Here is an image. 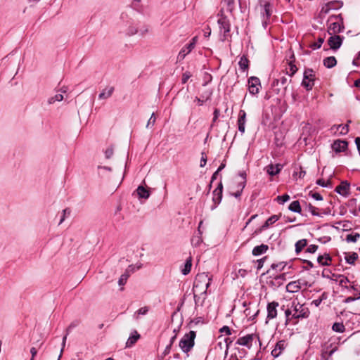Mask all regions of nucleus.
Instances as JSON below:
<instances>
[{
  "instance_id": "f257e3e1",
  "label": "nucleus",
  "mask_w": 360,
  "mask_h": 360,
  "mask_svg": "<svg viewBox=\"0 0 360 360\" xmlns=\"http://www.w3.org/2000/svg\"><path fill=\"white\" fill-rule=\"evenodd\" d=\"M195 337L196 333L193 330H191L183 336L179 344V346L183 352L188 353L193 349L195 345Z\"/></svg>"
},
{
  "instance_id": "f03ea898",
  "label": "nucleus",
  "mask_w": 360,
  "mask_h": 360,
  "mask_svg": "<svg viewBox=\"0 0 360 360\" xmlns=\"http://www.w3.org/2000/svg\"><path fill=\"white\" fill-rule=\"evenodd\" d=\"M315 74L312 69L306 68L303 74L302 85L307 90L312 89L314 85Z\"/></svg>"
},
{
  "instance_id": "7ed1b4c3",
  "label": "nucleus",
  "mask_w": 360,
  "mask_h": 360,
  "mask_svg": "<svg viewBox=\"0 0 360 360\" xmlns=\"http://www.w3.org/2000/svg\"><path fill=\"white\" fill-rule=\"evenodd\" d=\"M292 307L294 309L291 319H304L309 316V309L304 307L303 304H301L299 302L295 303V302H293Z\"/></svg>"
},
{
  "instance_id": "20e7f679",
  "label": "nucleus",
  "mask_w": 360,
  "mask_h": 360,
  "mask_svg": "<svg viewBox=\"0 0 360 360\" xmlns=\"http://www.w3.org/2000/svg\"><path fill=\"white\" fill-rule=\"evenodd\" d=\"M223 184L221 181L218 184L217 187L212 192V201L214 205L212 206L211 210H214L218 205L220 204L222 199Z\"/></svg>"
},
{
  "instance_id": "39448f33",
  "label": "nucleus",
  "mask_w": 360,
  "mask_h": 360,
  "mask_svg": "<svg viewBox=\"0 0 360 360\" xmlns=\"http://www.w3.org/2000/svg\"><path fill=\"white\" fill-rule=\"evenodd\" d=\"M217 22L219 27L220 32L223 34V39L221 40L224 41L226 40V37L230 32L229 20L226 17L223 16L218 20Z\"/></svg>"
},
{
  "instance_id": "423d86ee",
  "label": "nucleus",
  "mask_w": 360,
  "mask_h": 360,
  "mask_svg": "<svg viewBox=\"0 0 360 360\" xmlns=\"http://www.w3.org/2000/svg\"><path fill=\"white\" fill-rule=\"evenodd\" d=\"M260 87L261 83L258 77L252 76L248 79V90L250 94H257Z\"/></svg>"
},
{
  "instance_id": "0eeeda50",
  "label": "nucleus",
  "mask_w": 360,
  "mask_h": 360,
  "mask_svg": "<svg viewBox=\"0 0 360 360\" xmlns=\"http://www.w3.org/2000/svg\"><path fill=\"white\" fill-rule=\"evenodd\" d=\"M278 302L276 301H273L271 302L268 303L266 307L267 316L266 323H267L269 320H271L276 318L278 314L277 308L278 307Z\"/></svg>"
},
{
  "instance_id": "6e6552de",
  "label": "nucleus",
  "mask_w": 360,
  "mask_h": 360,
  "mask_svg": "<svg viewBox=\"0 0 360 360\" xmlns=\"http://www.w3.org/2000/svg\"><path fill=\"white\" fill-rule=\"evenodd\" d=\"M285 276L286 274L285 273L276 276L274 278H271L267 282V283L270 287L276 290L283 284L284 281H285Z\"/></svg>"
},
{
  "instance_id": "1a4fd4ad",
  "label": "nucleus",
  "mask_w": 360,
  "mask_h": 360,
  "mask_svg": "<svg viewBox=\"0 0 360 360\" xmlns=\"http://www.w3.org/2000/svg\"><path fill=\"white\" fill-rule=\"evenodd\" d=\"M343 39V37L335 34L328 39V44L331 49L336 51L341 46Z\"/></svg>"
},
{
  "instance_id": "9d476101",
  "label": "nucleus",
  "mask_w": 360,
  "mask_h": 360,
  "mask_svg": "<svg viewBox=\"0 0 360 360\" xmlns=\"http://www.w3.org/2000/svg\"><path fill=\"white\" fill-rule=\"evenodd\" d=\"M302 285L307 286V283L304 281L302 282L301 280L292 281L286 285V290L289 292L294 293L299 291Z\"/></svg>"
},
{
  "instance_id": "9b49d317",
  "label": "nucleus",
  "mask_w": 360,
  "mask_h": 360,
  "mask_svg": "<svg viewBox=\"0 0 360 360\" xmlns=\"http://www.w3.org/2000/svg\"><path fill=\"white\" fill-rule=\"evenodd\" d=\"M254 337V334H248L245 336L240 337L237 340L236 344L241 346H245L250 349L252 347V342Z\"/></svg>"
},
{
  "instance_id": "f8f14e48",
  "label": "nucleus",
  "mask_w": 360,
  "mask_h": 360,
  "mask_svg": "<svg viewBox=\"0 0 360 360\" xmlns=\"http://www.w3.org/2000/svg\"><path fill=\"white\" fill-rule=\"evenodd\" d=\"M348 143L343 140H336L333 142L331 147L335 153L345 151L347 149Z\"/></svg>"
},
{
  "instance_id": "ddd939ff",
  "label": "nucleus",
  "mask_w": 360,
  "mask_h": 360,
  "mask_svg": "<svg viewBox=\"0 0 360 360\" xmlns=\"http://www.w3.org/2000/svg\"><path fill=\"white\" fill-rule=\"evenodd\" d=\"M135 268L133 265H129L127 269L125 270L124 273L121 275L118 280V284L120 286H123L126 284L128 278L130 276L131 274L134 273Z\"/></svg>"
},
{
  "instance_id": "4468645a",
  "label": "nucleus",
  "mask_w": 360,
  "mask_h": 360,
  "mask_svg": "<svg viewBox=\"0 0 360 360\" xmlns=\"http://www.w3.org/2000/svg\"><path fill=\"white\" fill-rule=\"evenodd\" d=\"M246 122V112L243 110H240L239 112L238 126V130L241 134L245 132Z\"/></svg>"
},
{
  "instance_id": "2eb2a0df",
  "label": "nucleus",
  "mask_w": 360,
  "mask_h": 360,
  "mask_svg": "<svg viewBox=\"0 0 360 360\" xmlns=\"http://www.w3.org/2000/svg\"><path fill=\"white\" fill-rule=\"evenodd\" d=\"M349 186L350 185L347 181H342L335 188V191L342 196H347L349 194Z\"/></svg>"
},
{
  "instance_id": "dca6fc26",
  "label": "nucleus",
  "mask_w": 360,
  "mask_h": 360,
  "mask_svg": "<svg viewBox=\"0 0 360 360\" xmlns=\"http://www.w3.org/2000/svg\"><path fill=\"white\" fill-rule=\"evenodd\" d=\"M343 29L344 27L341 23L339 22H334L330 24L328 32L330 35H335L337 33L342 32Z\"/></svg>"
},
{
  "instance_id": "f3484780",
  "label": "nucleus",
  "mask_w": 360,
  "mask_h": 360,
  "mask_svg": "<svg viewBox=\"0 0 360 360\" xmlns=\"http://www.w3.org/2000/svg\"><path fill=\"white\" fill-rule=\"evenodd\" d=\"M282 167L283 166L280 164H276L275 165L270 164L265 167V170L270 176H275L281 172Z\"/></svg>"
},
{
  "instance_id": "a211bd4d",
  "label": "nucleus",
  "mask_w": 360,
  "mask_h": 360,
  "mask_svg": "<svg viewBox=\"0 0 360 360\" xmlns=\"http://www.w3.org/2000/svg\"><path fill=\"white\" fill-rule=\"evenodd\" d=\"M285 349V341L281 340L276 343L274 349L271 351V355L274 357H278Z\"/></svg>"
},
{
  "instance_id": "6ab92c4d",
  "label": "nucleus",
  "mask_w": 360,
  "mask_h": 360,
  "mask_svg": "<svg viewBox=\"0 0 360 360\" xmlns=\"http://www.w3.org/2000/svg\"><path fill=\"white\" fill-rule=\"evenodd\" d=\"M269 250V246L265 244H262L260 245L255 246L252 253L254 256H259L262 254H264Z\"/></svg>"
},
{
  "instance_id": "aec40b11",
  "label": "nucleus",
  "mask_w": 360,
  "mask_h": 360,
  "mask_svg": "<svg viewBox=\"0 0 360 360\" xmlns=\"http://www.w3.org/2000/svg\"><path fill=\"white\" fill-rule=\"evenodd\" d=\"M139 338L140 335L137 333L136 330H134L133 333H131L130 336L129 337L126 342V347H131V346H133Z\"/></svg>"
},
{
  "instance_id": "412c9836",
  "label": "nucleus",
  "mask_w": 360,
  "mask_h": 360,
  "mask_svg": "<svg viewBox=\"0 0 360 360\" xmlns=\"http://www.w3.org/2000/svg\"><path fill=\"white\" fill-rule=\"evenodd\" d=\"M137 195L139 198L148 199L150 197V193L149 190L146 189L143 186H139L136 189Z\"/></svg>"
},
{
  "instance_id": "4be33fe9",
  "label": "nucleus",
  "mask_w": 360,
  "mask_h": 360,
  "mask_svg": "<svg viewBox=\"0 0 360 360\" xmlns=\"http://www.w3.org/2000/svg\"><path fill=\"white\" fill-rule=\"evenodd\" d=\"M114 90L115 89L113 86L106 87L99 94L98 98L103 100L110 98L112 96Z\"/></svg>"
},
{
  "instance_id": "5701e85b",
  "label": "nucleus",
  "mask_w": 360,
  "mask_h": 360,
  "mask_svg": "<svg viewBox=\"0 0 360 360\" xmlns=\"http://www.w3.org/2000/svg\"><path fill=\"white\" fill-rule=\"evenodd\" d=\"M331 257L329 254H325L323 255H319L317 258L318 263L321 266H329Z\"/></svg>"
},
{
  "instance_id": "b1692460",
  "label": "nucleus",
  "mask_w": 360,
  "mask_h": 360,
  "mask_svg": "<svg viewBox=\"0 0 360 360\" xmlns=\"http://www.w3.org/2000/svg\"><path fill=\"white\" fill-rule=\"evenodd\" d=\"M323 65L327 68H332L337 64V60L334 56L326 57L323 59Z\"/></svg>"
},
{
  "instance_id": "393cba45",
  "label": "nucleus",
  "mask_w": 360,
  "mask_h": 360,
  "mask_svg": "<svg viewBox=\"0 0 360 360\" xmlns=\"http://www.w3.org/2000/svg\"><path fill=\"white\" fill-rule=\"evenodd\" d=\"M279 219V217L278 215H272L261 226L260 231H263L266 229L270 225L273 224L276 221Z\"/></svg>"
},
{
  "instance_id": "a878e982",
  "label": "nucleus",
  "mask_w": 360,
  "mask_h": 360,
  "mask_svg": "<svg viewBox=\"0 0 360 360\" xmlns=\"http://www.w3.org/2000/svg\"><path fill=\"white\" fill-rule=\"evenodd\" d=\"M191 266H192V258H191V257H189L186 260V262L184 263V265L183 268L181 270L182 274L183 275L188 274L190 273V271H191Z\"/></svg>"
},
{
  "instance_id": "bb28decb",
  "label": "nucleus",
  "mask_w": 360,
  "mask_h": 360,
  "mask_svg": "<svg viewBox=\"0 0 360 360\" xmlns=\"http://www.w3.org/2000/svg\"><path fill=\"white\" fill-rule=\"evenodd\" d=\"M359 258V255L356 252L348 253L345 255V259L349 264H354L355 261Z\"/></svg>"
},
{
  "instance_id": "cd10ccee",
  "label": "nucleus",
  "mask_w": 360,
  "mask_h": 360,
  "mask_svg": "<svg viewBox=\"0 0 360 360\" xmlns=\"http://www.w3.org/2000/svg\"><path fill=\"white\" fill-rule=\"evenodd\" d=\"M202 224V221H201L200 223H199V226H198V233H199V236H194L192 240H191V243L193 244V245L197 247V246H199L201 243L202 242V240L200 237V235L202 234L201 232H200V226Z\"/></svg>"
},
{
  "instance_id": "c85d7f7f",
  "label": "nucleus",
  "mask_w": 360,
  "mask_h": 360,
  "mask_svg": "<svg viewBox=\"0 0 360 360\" xmlns=\"http://www.w3.org/2000/svg\"><path fill=\"white\" fill-rule=\"evenodd\" d=\"M288 209L291 212H296V213H300L302 211L301 206H300V202L298 200H295V201L292 202L290 204Z\"/></svg>"
},
{
  "instance_id": "c756f323",
  "label": "nucleus",
  "mask_w": 360,
  "mask_h": 360,
  "mask_svg": "<svg viewBox=\"0 0 360 360\" xmlns=\"http://www.w3.org/2000/svg\"><path fill=\"white\" fill-rule=\"evenodd\" d=\"M307 245V241L306 239H301L296 242L295 243V252L296 254H299L304 247Z\"/></svg>"
},
{
  "instance_id": "7c9ffc66",
  "label": "nucleus",
  "mask_w": 360,
  "mask_h": 360,
  "mask_svg": "<svg viewBox=\"0 0 360 360\" xmlns=\"http://www.w3.org/2000/svg\"><path fill=\"white\" fill-rule=\"evenodd\" d=\"M360 238L359 233L352 232L346 236L345 240L347 243H356Z\"/></svg>"
},
{
  "instance_id": "2f4dec72",
  "label": "nucleus",
  "mask_w": 360,
  "mask_h": 360,
  "mask_svg": "<svg viewBox=\"0 0 360 360\" xmlns=\"http://www.w3.org/2000/svg\"><path fill=\"white\" fill-rule=\"evenodd\" d=\"M333 276L335 277V281L336 282H338L339 285L342 287L345 288V286L344 285L345 283H349V278L344 275H340H340H333Z\"/></svg>"
},
{
  "instance_id": "473e14b6",
  "label": "nucleus",
  "mask_w": 360,
  "mask_h": 360,
  "mask_svg": "<svg viewBox=\"0 0 360 360\" xmlns=\"http://www.w3.org/2000/svg\"><path fill=\"white\" fill-rule=\"evenodd\" d=\"M239 67L241 70L245 71L248 68L249 65V60L245 56H243L238 62Z\"/></svg>"
},
{
  "instance_id": "72a5a7b5",
  "label": "nucleus",
  "mask_w": 360,
  "mask_h": 360,
  "mask_svg": "<svg viewBox=\"0 0 360 360\" xmlns=\"http://www.w3.org/2000/svg\"><path fill=\"white\" fill-rule=\"evenodd\" d=\"M245 186V181H242V182L238 183V184L237 186V187L238 188V191L236 193H232L231 195H233L236 198H240Z\"/></svg>"
},
{
  "instance_id": "f704fd0d",
  "label": "nucleus",
  "mask_w": 360,
  "mask_h": 360,
  "mask_svg": "<svg viewBox=\"0 0 360 360\" xmlns=\"http://www.w3.org/2000/svg\"><path fill=\"white\" fill-rule=\"evenodd\" d=\"M289 71H287V74L290 77L293 76L297 71V68L295 65L292 60L288 62Z\"/></svg>"
},
{
  "instance_id": "c9c22d12",
  "label": "nucleus",
  "mask_w": 360,
  "mask_h": 360,
  "mask_svg": "<svg viewBox=\"0 0 360 360\" xmlns=\"http://www.w3.org/2000/svg\"><path fill=\"white\" fill-rule=\"evenodd\" d=\"M271 15V12L270 10V4L269 3H266L264 6V12L262 13V18L269 20Z\"/></svg>"
},
{
  "instance_id": "e433bc0d",
  "label": "nucleus",
  "mask_w": 360,
  "mask_h": 360,
  "mask_svg": "<svg viewBox=\"0 0 360 360\" xmlns=\"http://www.w3.org/2000/svg\"><path fill=\"white\" fill-rule=\"evenodd\" d=\"M63 100V96L62 94H57L54 96H51L48 99L49 104H53L55 102H59Z\"/></svg>"
},
{
  "instance_id": "4c0bfd02",
  "label": "nucleus",
  "mask_w": 360,
  "mask_h": 360,
  "mask_svg": "<svg viewBox=\"0 0 360 360\" xmlns=\"http://www.w3.org/2000/svg\"><path fill=\"white\" fill-rule=\"evenodd\" d=\"M149 311V308L148 307H141L140 308L139 310H137L134 315V319H139V315H146L147 314V313Z\"/></svg>"
},
{
  "instance_id": "58836bf2",
  "label": "nucleus",
  "mask_w": 360,
  "mask_h": 360,
  "mask_svg": "<svg viewBox=\"0 0 360 360\" xmlns=\"http://www.w3.org/2000/svg\"><path fill=\"white\" fill-rule=\"evenodd\" d=\"M332 329L335 332L343 333L345 328L342 323H335L332 326Z\"/></svg>"
},
{
  "instance_id": "ea45409f",
  "label": "nucleus",
  "mask_w": 360,
  "mask_h": 360,
  "mask_svg": "<svg viewBox=\"0 0 360 360\" xmlns=\"http://www.w3.org/2000/svg\"><path fill=\"white\" fill-rule=\"evenodd\" d=\"M328 4H329V6L330 7L331 10H337V9L340 8L342 6L343 3L340 1H333L328 2Z\"/></svg>"
},
{
  "instance_id": "a19ab883",
  "label": "nucleus",
  "mask_w": 360,
  "mask_h": 360,
  "mask_svg": "<svg viewBox=\"0 0 360 360\" xmlns=\"http://www.w3.org/2000/svg\"><path fill=\"white\" fill-rule=\"evenodd\" d=\"M79 325V321L75 320L70 323L68 327L66 328L65 334L69 335L72 329L77 327Z\"/></svg>"
},
{
  "instance_id": "79ce46f5",
  "label": "nucleus",
  "mask_w": 360,
  "mask_h": 360,
  "mask_svg": "<svg viewBox=\"0 0 360 360\" xmlns=\"http://www.w3.org/2000/svg\"><path fill=\"white\" fill-rule=\"evenodd\" d=\"M122 31L128 36H132L138 32L137 29L132 25H129L127 29Z\"/></svg>"
},
{
  "instance_id": "37998d69",
  "label": "nucleus",
  "mask_w": 360,
  "mask_h": 360,
  "mask_svg": "<svg viewBox=\"0 0 360 360\" xmlns=\"http://www.w3.org/2000/svg\"><path fill=\"white\" fill-rule=\"evenodd\" d=\"M286 266V263L285 262H279V263H274L271 264V268L273 269V270H278V271H282L284 269L285 266Z\"/></svg>"
},
{
  "instance_id": "c03bdc74",
  "label": "nucleus",
  "mask_w": 360,
  "mask_h": 360,
  "mask_svg": "<svg viewBox=\"0 0 360 360\" xmlns=\"http://www.w3.org/2000/svg\"><path fill=\"white\" fill-rule=\"evenodd\" d=\"M287 82H288V79L285 77L282 76L280 78L276 79L274 81L273 84L274 85L281 84V86H285Z\"/></svg>"
},
{
  "instance_id": "a18cd8bd",
  "label": "nucleus",
  "mask_w": 360,
  "mask_h": 360,
  "mask_svg": "<svg viewBox=\"0 0 360 360\" xmlns=\"http://www.w3.org/2000/svg\"><path fill=\"white\" fill-rule=\"evenodd\" d=\"M192 50L188 49V44H186L179 52L178 57L184 59L185 56L188 54Z\"/></svg>"
},
{
  "instance_id": "49530a36",
  "label": "nucleus",
  "mask_w": 360,
  "mask_h": 360,
  "mask_svg": "<svg viewBox=\"0 0 360 360\" xmlns=\"http://www.w3.org/2000/svg\"><path fill=\"white\" fill-rule=\"evenodd\" d=\"M324 42L323 37H319L317 41L314 42L311 45V48L314 50L320 49L322 46V44Z\"/></svg>"
},
{
  "instance_id": "de8ad7c7",
  "label": "nucleus",
  "mask_w": 360,
  "mask_h": 360,
  "mask_svg": "<svg viewBox=\"0 0 360 360\" xmlns=\"http://www.w3.org/2000/svg\"><path fill=\"white\" fill-rule=\"evenodd\" d=\"M276 200L278 203L283 204L290 200V196L288 194H284L283 195L277 196Z\"/></svg>"
},
{
  "instance_id": "09e8293b",
  "label": "nucleus",
  "mask_w": 360,
  "mask_h": 360,
  "mask_svg": "<svg viewBox=\"0 0 360 360\" xmlns=\"http://www.w3.org/2000/svg\"><path fill=\"white\" fill-rule=\"evenodd\" d=\"M337 129H340V134L345 135L349 131V125H348V124H339L337 127Z\"/></svg>"
},
{
  "instance_id": "8fccbe9b",
  "label": "nucleus",
  "mask_w": 360,
  "mask_h": 360,
  "mask_svg": "<svg viewBox=\"0 0 360 360\" xmlns=\"http://www.w3.org/2000/svg\"><path fill=\"white\" fill-rule=\"evenodd\" d=\"M200 323H204V320L202 317H197L192 319L189 323V326H192V325H198Z\"/></svg>"
},
{
  "instance_id": "3c124183",
  "label": "nucleus",
  "mask_w": 360,
  "mask_h": 360,
  "mask_svg": "<svg viewBox=\"0 0 360 360\" xmlns=\"http://www.w3.org/2000/svg\"><path fill=\"white\" fill-rule=\"evenodd\" d=\"M155 120H156V118H155V113L153 112L150 117L149 118L148 121V123L146 124V127L147 128H150L151 127H153L155 123Z\"/></svg>"
},
{
  "instance_id": "603ef678",
  "label": "nucleus",
  "mask_w": 360,
  "mask_h": 360,
  "mask_svg": "<svg viewBox=\"0 0 360 360\" xmlns=\"http://www.w3.org/2000/svg\"><path fill=\"white\" fill-rule=\"evenodd\" d=\"M113 155V148L112 146L108 148L105 150V157L106 159H110Z\"/></svg>"
},
{
  "instance_id": "864d4df0",
  "label": "nucleus",
  "mask_w": 360,
  "mask_h": 360,
  "mask_svg": "<svg viewBox=\"0 0 360 360\" xmlns=\"http://www.w3.org/2000/svg\"><path fill=\"white\" fill-rule=\"evenodd\" d=\"M206 163H207L206 153L205 152H202L200 166L201 167H203L204 166H205Z\"/></svg>"
},
{
  "instance_id": "5fc2aeb1",
  "label": "nucleus",
  "mask_w": 360,
  "mask_h": 360,
  "mask_svg": "<svg viewBox=\"0 0 360 360\" xmlns=\"http://www.w3.org/2000/svg\"><path fill=\"white\" fill-rule=\"evenodd\" d=\"M318 250V245H310L306 249V252L309 253H314Z\"/></svg>"
},
{
  "instance_id": "6e6d98bb",
  "label": "nucleus",
  "mask_w": 360,
  "mask_h": 360,
  "mask_svg": "<svg viewBox=\"0 0 360 360\" xmlns=\"http://www.w3.org/2000/svg\"><path fill=\"white\" fill-rule=\"evenodd\" d=\"M308 210L313 216H320V214L318 212H316L317 208L311 205V204L309 205Z\"/></svg>"
},
{
  "instance_id": "4d7b16f0",
  "label": "nucleus",
  "mask_w": 360,
  "mask_h": 360,
  "mask_svg": "<svg viewBox=\"0 0 360 360\" xmlns=\"http://www.w3.org/2000/svg\"><path fill=\"white\" fill-rule=\"evenodd\" d=\"M68 335L67 334H65V335L63 336V341H62V348L60 349V355L58 356V360H60V358L62 356V354H63V349H64V347L65 346V343H66V340H67V338H68Z\"/></svg>"
},
{
  "instance_id": "13d9d810",
  "label": "nucleus",
  "mask_w": 360,
  "mask_h": 360,
  "mask_svg": "<svg viewBox=\"0 0 360 360\" xmlns=\"http://www.w3.org/2000/svg\"><path fill=\"white\" fill-rule=\"evenodd\" d=\"M191 77V75L189 72H186L182 75V83L186 84L188 79Z\"/></svg>"
},
{
  "instance_id": "bf43d9fd",
  "label": "nucleus",
  "mask_w": 360,
  "mask_h": 360,
  "mask_svg": "<svg viewBox=\"0 0 360 360\" xmlns=\"http://www.w3.org/2000/svg\"><path fill=\"white\" fill-rule=\"evenodd\" d=\"M197 39L198 37H194L191 41L188 44V49L189 50H193L195 46V44L197 42Z\"/></svg>"
},
{
  "instance_id": "052dcab7",
  "label": "nucleus",
  "mask_w": 360,
  "mask_h": 360,
  "mask_svg": "<svg viewBox=\"0 0 360 360\" xmlns=\"http://www.w3.org/2000/svg\"><path fill=\"white\" fill-rule=\"evenodd\" d=\"M266 259V257H264L263 258H261V259L257 260V270H259V269H261L262 268V266L264 265V261Z\"/></svg>"
},
{
  "instance_id": "680f3d73",
  "label": "nucleus",
  "mask_w": 360,
  "mask_h": 360,
  "mask_svg": "<svg viewBox=\"0 0 360 360\" xmlns=\"http://www.w3.org/2000/svg\"><path fill=\"white\" fill-rule=\"evenodd\" d=\"M292 313H293V311H291L289 309H287L285 311V315L286 316L285 325H288V322L290 321V315L292 316Z\"/></svg>"
},
{
  "instance_id": "e2e57ef3",
  "label": "nucleus",
  "mask_w": 360,
  "mask_h": 360,
  "mask_svg": "<svg viewBox=\"0 0 360 360\" xmlns=\"http://www.w3.org/2000/svg\"><path fill=\"white\" fill-rule=\"evenodd\" d=\"M219 331L221 333H224L227 335H230L231 334V329L229 326H224L221 328H220Z\"/></svg>"
},
{
  "instance_id": "0e129e2a",
  "label": "nucleus",
  "mask_w": 360,
  "mask_h": 360,
  "mask_svg": "<svg viewBox=\"0 0 360 360\" xmlns=\"http://www.w3.org/2000/svg\"><path fill=\"white\" fill-rule=\"evenodd\" d=\"M309 195H311L316 200H323L322 195L319 193H310Z\"/></svg>"
},
{
  "instance_id": "69168bd1",
  "label": "nucleus",
  "mask_w": 360,
  "mask_h": 360,
  "mask_svg": "<svg viewBox=\"0 0 360 360\" xmlns=\"http://www.w3.org/2000/svg\"><path fill=\"white\" fill-rule=\"evenodd\" d=\"M360 299V294L358 295L357 297H347L345 300H344V302L345 303H350L352 302H354L356 300H359Z\"/></svg>"
},
{
  "instance_id": "338daca9",
  "label": "nucleus",
  "mask_w": 360,
  "mask_h": 360,
  "mask_svg": "<svg viewBox=\"0 0 360 360\" xmlns=\"http://www.w3.org/2000/svg\"><path fill=\"white\" fill-rule=\"evenodd\" d=\"M66 214H70V210H68V209H65V210H63V216H62V217H61V219L60 220L59 224H61L64 221V220L65 219V217H66Z\"/></svg>"
},
{
  "instance_id": "774afa93",
  "label": "nucleus",
  "mask_w": 360,
  "mask_h": 360,
  "mask_svg": "<svg viewBox=\"0 0 360 360\" xmlns=\"http://www.w3.org/2000/svg\"><path fill=\"white\" fill-rule=\"evenodd\" d=\"M330 10H331V8L329 6V4L328 3L324 6L322 7V8L321 10V13H324V14H327Z\"/></svg>"
}]
</instances>
